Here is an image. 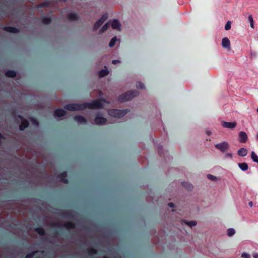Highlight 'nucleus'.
<instances>
[{"label": "nucleus", "mask_w": 258, "mask_h": 258, "mask_svg": "<svg viewBox=\"0 0 258 258\" xmlns=\"http://www.w3.org/2000/svg\"><path fill=\"white\" fill-rule=\"evenodd\" d=\"M109 104L110 102L106 100H95L88 103H73L65 105L64 108L70 111H82L87 108L92 109H98L104 107V104Z\"/></svg>", "instance_id": "nucleus-1"}, {"label": "nucleus", "mask_w": 258, "mask_h": 258, "mask_svg": "<svg viewBox=\"0 0 258 258\" xmlns=\"http://www.w3.org/2000/svg\"><path fill=\"white\" fill-rule=\"evenodd\" d=\"M114 123H115V121H112L110 119H108L100 112H98L96 113L93 120V124L97 126H104Z\"/></svg>", "instance_id": "nucleus-2"}, {"label": "nucleus", "mask_w": 258, "mask_h": 258, "mask_svg": "<svg viewBox=\"0 0 258 258\" xmlns=\"http://www.w3.org/2000/svg\"><path fill=\"white\" fill-rule=\"evenodd\" d=\"M129 112L128 109H109L108 110V114L110 117V119L113 121L112 118L114 119H120L124 117L126 114Z\"/></svg>", "instance_id": "nucleus-3"}, {"label": "nucleus", "mask_w": 258, "mask_h": 258, "mask_svg": "<svg viewBox=\"0 0 258 258\" xmlns=\"http://www.w3.org/2000/svg\"><path fill=\"white\" fill-rule=\"evenodd\" d=\"M139 95V92L136 90H130L120 95L118 100L121 102H124L132 100Z\"/></svg>", "instance_id": "nucleus-4"}, {"label": "nucleus", "mask_w": 258, "mask_h": 258, "mask_svg": "<svg viewBox=\"0 0 258 258\" xmlns=\"http://www.w3.org/2000/svg\"><path fill=\"white\" fill-rule=\"evenodd\" d=\"M107 14H106L103 15L101 17L94 23L92 28L93 30L94 31L97 30L103 23L107 19Z\"/></svg>", "instance_id": "nucleus-5"}, {"label": "nucleus", "mask_w": 258, "mask_h": 258, "mask_svg": "<svg viewBox=\"0 0 258 258\" xmlns=\"http://www.w3.org/2000/svg\"><path fill=\"white\" fill-rule=\"evenodd\" d=\"M215 147L220 151L224 152L229 148V145L227 142L223 141L220 143L215 144Z\"/></svg>", "instance_id": "nucleus-6"}, {"label": "nucleus", "mask_w": 258, "mask_h": 258, "mask_svg": "<svg viewBox=\"0 0 258 258\" xmlns=\"http://www.w3.org/2000/svg\"><path fill=\"white\" fill-rule=\"evenodd\" d=\"M16 120L18 123L21 122V124L20 125L19 127L20 130H23L28 126V121L26 120L23 119L22 116H18L16 118Z\"/></svg>", "instance_id": "nucleus-7"}, {"label": "nucleus", "mask_w": 258, "mask_h": 258, "mask_svg": "<svg viewBox=\"0 0 258 258\" xmlns=\"http://www.w3.org/2000/svg\"><path fill=\"white\" fill-rule=\"evenodd\" d=\"M109 23L111 24V27L113 29L119 31H121V25L118 20L114 19L112 21H110Z\"/></svg>", "instance_id": "nucleus-8"}, {"label": "nucleus", "mask_w": 258, "mask_h": 258, "mask_svg": "<svg viewBox=\"0 0 258 258\" xmlns=\"http://www.w3.org/2000/svg\"><path fill=\"white\" fill-rule=\"evenodd\" d=\"M221 45L223 48L227 49L228 51L230 50V41L227 37H224L222 39Z\"/></svg>", "instance_id": "nucleus-9"}, {"label": "nucleus", "mask_w": 258, "mask_h": 258, "mask_svg": "<svg viewBox=\"0 0 258 258\" xmlns=\"http://www.w3.org/2000/svg\"><path fill=\"white\" fill-rule=\"evenodd\" d=\"M239 142L240 143H245L248 140V136L244 131H240L239 133Z\"/></svg>", "instance_id": "nucleus-10"}, {"label": "nucleus", "mask_w": 258, "mask_h": 258, "mask_svg": "<svg viewBox=\"0 0 258 258\" xmlns=\"http://www.w3.org/2000/svg\"><path fill=\"white\" fill-rule=\"evenodd\" d=\"M73 119L79 124H86L87 123L86 119L82 116H75Z\"/></svg>", "instance_id": "nucleus-11"}, {"label": "nucleus", "mask_w": 258, "mask_h": 258, "mask_svg": "<svg viewBox=\"0 0 258 258\" xmlns=\"http://www.w3.org/2000/svg\"><path fill=\"white\" fill-rule=\"evenodd\" d=\"M66 115V112L63 109H57L54 111V117L58 120H61V118Z\"/></svg>", "instance_id": "nucleus-12"}, {"label": "nucleus", "mask_w": 258, "mask_h": 258, "mask_svg": "<svg viewBox=\"0 0 258 258\" xmlns=\"http://www.w3.org/2000/svg\"><path fill=\"white\" fill-rule=\"evenodd\" d=\"M221 124L223 127L229 129H234L236 126L237 123L236 122H227L222 121Z\"/></svg>", "instance_id": "nucleus-13"}, {"label": "nucleus", "mask_w": 258, "mask_h": 258, "mask_svg": "<svg viewBox=\"0 0 258 258\" xmlns=\"http://www.w3.org/2000/svg\"><path fill=\"white\" fill-rule=\"evenodd\" d=\"M248 153V150L245 148H241L237 151V154L241 157H245Z\"/></svg>", "instance_id": "nucleus-14"}, {"label": "nucleus", "mask_w": 258, "mask_h": 258, "mask_svg": "<svg viewBox=\"0 0 258 258\" xmlns=\"http://www.w3.org/2000/svg\"><path fill=\"white\" fill-rule=\"evenodd\" d=\"M105 69H102L98 72L99 76L100 78L104 77L109 74L108 70L106 69V67H104Z\"/></svg>", "instance_id": "nucleus-15"}, {"label": "nucleus", "mask_w": 258, "mask_h": 258, "mask_svg": "<svg viewBox=\"0 0 258 258\" xmlns=\"http://www.w3.org/2000/svg\"><path fill=\"white\" fill-rule=\"evenodd\" d=\"M238 167L243 171H245L248 170V166L245 162L238 163Z\"/></svg>", "instance_id": "nucleus-16"}, {"label": "nucleus", "mask_w": 258, "mask_h": 258, "mask_svg": "<svg viewBox=\"0 0 258 258\" xmlns=\"http://www.w3.org/2000/svg\"><path fill=\"white\" fill-rule=\"evenodd\" d=\"M4 30L8 32L14 33H16L18 32V30L16 28L12 27H5Z\"/></svg>", "instance_id": "nucleus-17"}, {"label": "nucleus", "mask_w": 258, "mask_h": 258, "mask_svg": "<svg viewBox=\"0 0 258 258\" xmlns=\"http://www.w3.org/2000/svg\"><path fill=\"white\" fill-rule=\"evenodd\" d=\"M68 18L71 21H75L78 19V15L73 13H70L68 15Z\"/></svg>", "instance_id": "nucleus-18"}, {"label": "nucleus", "mask_w": 258, "mask_h": 258, "mask_svg": "<svg viewBox=\"0 0 258 258\" xmlns=\"http://www.w3.org/2000/svg\"><path fill=\"white\" fill-rule=\"evenodd\" d=\"M109 25V22L105 23L100 29L99 33L100 34H103L105 32L108 28Z\"/></svg>", "instance_id": "nucleus-19"}, {"label": "nucleus", "mask_w": 258, "mask_h": 258, "mask_svg": "<svg viewBox=\"0 0 258 258\" xmlns=\"http://www.w3.org/2000/svg\"><path fill=\"white\" fill-rule=\"evenodd\" d=\"M136 87L138 89H145V85L140 81H137L136 84Z\"/></svg>", "instance_id": "nucleus-20"}, {"label": "nucleus", "mask_w": 258, "mask_h": 258, "mask_svg": "<svg viewBox=\"0 0 258 258\" xmlns=\"http://www.w3.org/2000/svg\"><path fill=\"white\" fill-rule=\"evenodd\" d=\"M183 222L189 226L190 227H193L196 226L197 222L196 221H184Z\"/></svg>", "instance_id": "nucleus-21"}, {"label": "nucleus", "mask_w": 258, "mask_h": 258, "mask_svg": "<svg viewBox=\"0 0 258 258\" xmlns=\"http://www.w3.org/2000/svg\"><path fill=\"white\" fill-rule=\"evenodd\" d=\"M251 157L253 162L258 163V156L254 151L251 152Z\"/></svg>", "instance_id": "nucleus-22"}, {"label": "nucleus", "mask_w": 258, "mask_h": 258, "mask_svg": "<svg viewBox=\"0 0 258 258\" xmlns=\"http://www.w3.org/2000/svg\"><path fill=\"white\" fill-rule=\"evenodd\" d=\"M117 40H118V39H117V38L116 36H114V37H113L111 39V41H110V42H109V46L110 47H113V46L115 45L116 42V41H117Z\"/></svg>", "instance_id": "nucleus-23"}, {"label": "nucleus", "mask_w": 258, "mask_h": 258, "mask_svg": "<svg viewBox=\"0 0 258 258\" xmlns=\"http://www.w3.org/2000/svg\"><path fill=\"white\" fill-rule=\"evenodd\" d=\"M207 177L208 179H209L210 180H211L212 181L216 182L219 180L218 177H217L214 175H212L211 174H208L207 175Z\"/></svg>", "instance_id": "nucleus-24"}, {"label": "nucleus", "mask_w": 258, "mask_h": 258, "mask_svg": "<svg viewBox=\"0 0 258 258\" xmlns=\"http://www.w3.org/2000/svg\"><path fill=\"white\" fill-rule=\"evenodd\" d=\"M5 74L7 76L9 77H14L16 76V73L14 71H7L6 72Z\"/></svg>", "instance_id": "nucleus-25"}, {"label": "nucleus", "mask_w": 258, "mask_h": 258, "mask_svg": "<svg viewBox=\"0 0 258 258\" xmlns=\"http://www.w3.org/2000/svg\"><path fill=\"white\" fill-rule=\"evenodd\" d=\"M235 233V230L233 228H229L227 230V235L229 237H231Z\"/></svg>", "instance_id": "nucleus-26"}, {"label": "nucleus", "mask_w": 258, "mask_h": 258, "mask_svg": "<svg viewBox=\"0 0 258 258\" xmlns=\"http://www.w3.org/2000/svg\"><path fill=\"white\" fill-rule=\"evenodd\" d=\"M248 21L250 23V27L252 28H254V21H253V17H252V15H249L248 16Z\"/></svg>", "instance_id": "nucleus-27"}, {"label": "nucleus", "mask_w": 258, "mask_h": 258, "mask_svg": "<svg viewBox=\"0 0 258 258\" xmlns=\"http://www.w3.org/2000/svg\"><path fill=\"white\" fill-rule=\"evenodd\" d=\"M66 176H67L66 173L64 172L59 176V178L60 179V180L64 183H68V180L66 179H63L62 177H66Z\"/></svg>", "instance_id": "nucleus-28"}, {"label": "nucleus", "mask_w": 258, "mask_h": 258, "mask_svg": "<svg viewBox=\"0 0 258 258\" xmlns=\"http://www.w3.org/2000/svg\"><path fill=\"white\" fill-rule=\"evenodd\" d=\"M42 22L44 24H48L51 22V19L49 17H44L43 18Z\"/></svg>", "instance_id": "nucleus-29"}, {"label": "nucleus", "mask_w": 258, "mask_h": 258, "mask_svg": "<svg viewBox=\"0 0 258 258\" xmlns=\"http://www.w3.org/2000/svg\"><path fill=\"white\" fill-rule=\"evenodd\" d=\"M231 22L230 21H228L225 26V29L226 30H229L231 28Z\"/></svg>", "instance_id": "nucleus-30"}, {"label": "nucleus", "mask_w": 258, "mask_h": 258, "mask_svg": "<svg viewBox=\"0 0 258 258\" xmlns=\"http://www.w3.org/2000/svg\"><path fill=\"white\" fill-rule=\"evenodd\" d=\"M36 231L40 235H43L44 234V231L42 228H39L36 229Z\"/></svg>", "instance_id": "nucleus-31"}, {"label": "nucleus", "mask_w": 258, "mask_h": 258, "mask_svg": "<svg viewBox=\"0 0 258 258\" xmlns=\"http://www.w3.org/2000/svg\"><path fill=\"white\" fill-rule=\"evenodd\" d=\"M65 226L67 229H70L73 228L74 227V225L71 222H68L66 224Z\"/></svg>", "instance_id": "nucleus-32"}, {"label": "nucleus", "mask_w": 258, "mask_h": 258, "mask_svg": "<svg viewBox=\"0 0 258 258\" xmlns=\"http://www.w3.org/2000/svg\"><path fill=\"white\" fill-rule=\"evenodd\" d=\"M36 252H37V251H36L32 252V253H30L28 254V255H27L25 258H32L33 256L34 255V254Z\"/></svg>", "instance_id": "nucleus-33"}, {"label": "nucleus", "mask_w": 258, "mask_h": 258, "mask_svg": "<svg viewBox=\"0 0 258 258\" xmlns=\"http://www.w3.org/2000/svg\"><path fill=\"white\" fill-rule=\"evenodd\" d=\"M241 257L243 258H250V255L247 253H243L241 255Z\"/></svg>", "instance_id": "nucleus-34"}, {"label": "nucleus", "mask_w": 258, "mask_h": 258, "mask_svg": "<svg viewBox=\"0 0 258 258\" xmlns=\"http://www.w3.org/2000/svg\"><path fill=\"white\" fill-rule=\"evenodd\" d=\"M31 121L32 123L34 125L38 126V123L37 122V121L35 119H33V118H32V119H31Z\"/></svg>", "instance_id": "nucleus-35"}, {"label": "nucleus", "mask_w": 258, "mask_h": 258, "mask_svg": "<svg viewBox=\"0 0 258 258\" xmlns=\"http://www.w3.org/2000/svg\"><path fill=\"white\" fill-rule=\"evenodd\" d=\"M112 63L113 64H118V63H120V61L119 60H113L112 61Z\"/></svg>", "instance_id": "nucleus-36"}, {"label": "nucleus", "mask_w": 258, "mask_h": 258, "mask_svg": "<svg viewBox=\"0 0 258 258\" xmlns=\"http://www.w3.org/2000/svg\"><path fill=\"white\" fill-rule=\"evenodd\" d=\"M157 148L158 150V152L160 153V151L162 150V146L159 145L157 146Z\"/></svg>", "instance_id": "nucleus-37"}, {"label": "nucleus", "mask_w": 258, "mask_h": 258, "mask_svg": "<svg viewBox=\"0 0 258 258\" xmlns=\"http://www.w3.org/2000/svg\"><path fill=\"white\" fill-rule=\"evenodd\" d=\"M225 156H226V157H229V158H232V154L231 153H227Z\"/></svg>", "instance_id": "nucleus-38"}, {"label": "nucleus", "mask_w": 258, "mask_h": 258, "mask_svg": "<svg viewBox=\"0 0 258 258\" xmlns=\"http://www.w3.org/2000/svg\"><path fill=\"white\" fill-rule=\"evenodd\" d=\"M168 205L171 208H173L174 207V204L173 203H169L168 204Z\"/></svg>", "instance_id": "nucleus-39"}, {"label": "nucleus", "mask_w": 258, "mask_h": 258, "mask_svg": "<svg viewBox=\"0 0 258 258\" xmlns=\"http://www.w3.org/2000/svg\"><path fill=\"white\" fill-rule=\"evenodd\" d=\"M206 134H207V135H211L212 132H211V131H210V130H207V131H206Z\"/></svg>", "instance_id": "nucleus-40"}, {"label": "nucleus", "mask_w": 258, "mask_h": 258, "mask_svg": "<svg viewBox=\"0 0 258 258\" xmlns=\"http://www.w3.org/2000/svg\"><path fill=\"white\" fill-rule=\"evenodd\" d=\"M249 206H250L251 207H252V206H253V203H252V202H251V201L249 202Z\"/></svg>", "instance_id": "nucleus-41"}, {"label": "nucleus", "mask_w": 258, "mask_h": 258, "mask_svg": "<svg viewBox=\"0 0 258 258\" xmlns=\"http://www.w3.org/2000/svg\"><path fill=\"white\" fill-rule=\"evenodd\" d=\"M254 258H258V253H255L253 255Z\"/></svg>", "instance_id": "nucleus-42"}, {"label": "nucleus", "mask_w": 258, "mask_h": 258, "mask_svg": "<svg viewBox=\"0 0 258 258\" xmlns=\"http://www.w3.org/2000/svg\"><path fill=\"white\" fill-rule=\"evenodd\" d=\"M251 55L252 56L255 57L256 56V54L255 53H251Z\"/></svg>", "instance_id": "nucleus-43"}, {"label": "nucleus", "mask_w": 258, "mask_h": 258, "mask_svg": "<svg viewBox=\"0 0 258 258\" xmlns=\"http://www.w3.org/2000/svg\"><path fill=\"white\" fill-rule=\"evenodd\" d=\"M93 252V253H96V251H95V250H92V251H91V253H92Z\"/></svg>", "instance_id": "nucleus-44"}, {"label": "nucleus", "mask_w": 258, "mask_h": 258, "mask_svg": "<svg viewBox=\"0 0 258 258\" xmlns=\"http://www.w3.org/2000/svg\"><path fill=\"white\" fill-rule=\"evenodd\" d=\"M256 138H257V139L258 140V134H257V135H256Z\"/></svg>", "instance_id": "nucleus-45"}, {"label": "nucleus", "mask_w": 258, "mask_h": 258, "mask_svg": "<svg viewBox=\"0 0 258 258\" xmlns=\"http://www.w3.org/2000/svg\"><path fill=\"white\" fill-rule=\"evenodd\" d=\"M257 112H258V108L257 109Z\"/></svg>", "instance_id": "nucleus-46"}, {"label": "nucleus", "mask_w": 258, "mask_h": 258, "mask_svg": "<svg viewBox=\"0 0 258 258\" xmlns=\"http://www.w3.org/2000/svg\"><path fill=\"white\" fill-rule=\"evenodd\" d=\"M103 258H107V257H103Z\"/></svg>", "instance_id": "nucleus-47"}]
</instances>
